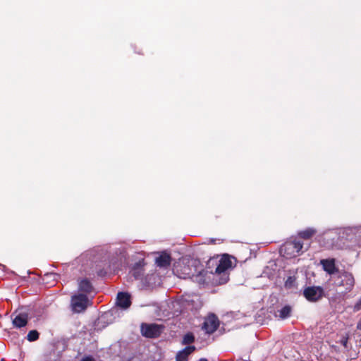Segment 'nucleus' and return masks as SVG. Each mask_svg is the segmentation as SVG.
<instances>
[{
    "mask_svg": "<svg viewBox=\"0 0 361 361\" xmlns=\"http://www.w3.org/2000/svg\"><path fill=\"white\" fill-rule=\"evenodd\" d=\"M361 237V226L346 227L326 231L323 235L322 243L327 249L350 248L358 245Z\"/></svg>",
    "mask_w": 361,
    "mask_h": 361,
    "instance_id": "nucleus-1",
    "label": "nucleus"
},
{
    "mask_svg": "<svg viewBox=\"0 0 361 361\" xmlns=\"http://www.w3.org/2000/svg\"><path fill=\"white\" fill-rule=\"evenodd\" d=\"M334 285L341 288L343 293H349L352 290L355 285V279L351 273L347 271L339 272L334 277Z\"/></svg>",
    "mask_w": 361,
    "mask_h": 361,
    "instance_id": "nucleus-2",
    "label": "nucleus"
},
{
    "mask_svg": "<svg viewBox=\"0 0 361 361\" xmlns=\"http://www.w3.org/2000/svg\"><path fill=\"white\" fill-rule=\"evenodd\" d=\"M302 248L303 243L300 240L295 239L286 242L281 248V253L287 258H291L300 255L303 252Z\"/></svg>",
    "mask_w": 361,
    "mask_h": 361,
    "instance_id": "nucleus-3",
    "label": "nucleus"
},
{
    "mask_svg": "<svg viewBox=\"0 0 361 361\" xmlns=\"http://www.w3.org/2000/svg\"><path fill=\"white\" fill-rule=\"evenodd\" d=\"M303 295L309 302H315L324 296V290L321 286H308L304 289Z\"/></svg>",
    "mask_w": 361,
    "mask_h": 361,
    "instance_id": "nucleus-4",
    "label": "nucleus"
},
{
    "mask_svg": "<svg viewBox=\"0 0 361 361\" xmlns=\"http://www.w3.org/2000/svg\"><path fill=\"white\" fill-rule=\"evenodd\" d=\"M89 305V300L86 295L79 293L72 296L71 307L73 312L80 313L86 310Z\"/></svg>",
    "mask_w": 361,
    "mask_h": 361,
    "instance_id": "nucleus-5",
    "label": "nucleus"
},
{
    "mask_svg": "<svg viewBox=\"0 0 361 361\" xmlns=\"http://www.w3.org/2000/svg\"><path fill=\"white\" fill-rule=\"evenodd\" d=\"M162 331L161 326L155 324H142L141 325V333L142 336L147 338H157Z\"/></svg>",
    "mask_w": 361,
    "mask_h": 361,
    "instance_id": "nucleus-6",
    "label": "nucleus"
},
{
    "mask_svg": "<svg viewBox=\"0 0 361 361\" xmlns=\"http://www.w3.org/2000/svg\"><path fill=\"white\" fill-rule=\"evenodd\" d=\"M219 326V319L214 314H210L203 324V329L207 334H212Z\"/></svg>",
    "mask_w": 361,
    "mask_h": 361,
    "instance_id": "nucleus-7",
    "label": "nucleus"
},
{
    "mask_svg": "<svg viewBox=\"0 0 361 361\" xmlns=\"http://www.w3.org/2000/svg\"><path fill=\"white\" fill-rule=\"evenodd\" d=\"M233 262L231 257L225 255H224L220 260H219L218 264L215 269V273L218 274H221L224 273L228 269L232 267Z\"/></svg>",
    "mask_w": 361,
    "mask_h": 361,
    "instance_id": "nucleus-8",
    "label": "nucleus"
},
{
    "mask_svg": "<svg viewBox=\"0 0 361 361\" xmlns=\"http://www.w3.org/2000/svg\"><path fill=\"white\" fill-rule=\"evenodd\" d=\"M131 305L130 295L127 293H118L116 298V305L121 309L126 310Z\"/></svg>",
    "mask_w": 361,
    "mask_h": 361,
    "instance_id": "nucleus-9",
    "label": "nucleus"
},
{
    "mask_svg": "<svg viewBox=\"0 0 361 361\" xmlns=\"http://www.w3.org/2000/svg\"><path fill=\"white\" fill-rule=\"evenodd\" d=\"M320 264L322 265L324 270L329 274H334L337 271L334 259H322Z\"/></svg>",
    "mask_w": 361,
    "mask_h": 361,
    "instance_id": "nucleus-10",
    "label": "nucleus"
},
{
    "mask_svg": "<svg viewBox=\"0 0 361 361\" xmlns=\"http://www.w3.org/2000/svg\"><path fill=\"white\" fill-rule=\"evenodd\" d=\"M174 273L181 279H188L191 278L193 276V274L191 271V269L188 266H183L182 269H179V267L177 266L173 269Z\"/></svg>",
    "mask_w": 361,
    "mask_h": 361,
    "instance_id": "nucleus-11",
    "label": "nucleus"
},
{
    "mask_svg": "<svg viewBox=\"0 0 361 361\" xmlns=\"http://www.w3.org/2000/svg\"><path fill=\"white\" fill-rule=\"evenodd\" d=\"M195 350V346H187L176 355V361H188V357Z\"/></svg>",
    "mask_w": 361,
    "mask_h": 361,
    "instance_id": "nucleus-12",
    "label": "nucleus"
},
{
    "mask_svg": "<svg viewBox=\"0 0 361 361\" xmlns=\"http://www.w3.org/2000/svg\"><path fill=\"white\" fill-rule=\"evenodd\" d=\"M171 257L167 253H162L156 258V264L159 267H167L170 265Z\"/></svg>",
    "mask_w": 361,
    "mask_h": 361,
    "instance_id": "nucleus-13",
    "label": "nucleus"
},
{
    "mask_svg": "<svg viewBox=\"0 0 361 361\" xmlns=\"http://www.w3.org/2000/svg\"><path fill=\"white\" fill-rule=\"evenodd\" d=\"M27 324V316L25 314H19L13 319V324L16 328H21Z\"/></svg>",
    "mask_w": 361,
    "mask_h": 361,
    "instance_id": "nucleus-14",
    "label": "nucleus"
},
{
    "mask_svg": "<svg viewBox=\"0 0 361 361\" xmlns=\"http://www.w3.org/2000/svg\"><path fill=\"white\" fill-rule=\"evenodd\" d=\"M291 312V307L289 305H286L281 310H278L276 313V317L281 319H284L290 317Z\"/></svg>",
    "mask_w": 361,
    "mask_h": 361,
    "instance_id": "nucleus-15",
    "label": "nucleus"
},
{
    "mask_svg": "<svg viewBox=\"0 0 361 361\" xmlns=\"http://www.w3.org/2000/svg\"><path fill=\"white\" fill-rule=\"evenodd\" d=\"M92 289L91 283L87 279H82L79 282V290L85 293H90Z\"/></svg>",
    "mask_w": 361,
    "mask_h": 361,
    "instance_id": "nucleus-16",
    "label": "nucleus"
},
{
    "mask_svg": "<svg viewBox=\"0 0 361 361\" xmlns=\"http://www.w3.org/2000/svg\"><path fill=\"white\" fill-rule=\"evenodd\" d=\"M316 233V230L312 228H306L298 233V235L303 239H310Z\"/></svg>",
    "mask_w": 361,
    "mask_h": 361,
    "instance_id": "nucleus-17",
    "label": "nucleus"
},
{
    "mask_svg": "<svg viewBox=\"0 0 361 361\" xmlns=\"http://www.w3.org/2000/svg\"><path fill=\"white\" fill-rule=\"evenodd\" d=\"M285 288L291 289L296 286V279L295 276H288L285 281Z\"/></svg>",
    "mask_w": 361,
    "mask_h": 361,
    "instance_id": "nucleus-18",
    "label": "nucleus"
},
{
    "mask_svg": "<svg viewBox=\"0 0 361 361\" xmlns=\"http://www.w3.org/2000/svg\"><path fill=\"white\" fill-rule=\"evenodd\" d=\"M39 338V333L36 330L30 331L27 335V339L29 341H35Z\"/></svg>",
    "mask_w": 361,
    "mask_h": 361,
    "instance_id": "nucleus-19",
    "label": "nucleus"
},
{
    "mask_svg": "<svg viewBox=\"0 0 361 361\" xmlns=\"http://www.w3.org/2000/svg\"><path fill=\"white\" fill-rule=\"evenodd\" d=\"M194 339H195V338L192 334H188L185 335V336L183 337V343H185V344L191 343L194 341Z\"/></svg>",
    "mask_w": 361,
    "mask_h": 361,
    "instance_id": "nucleus-20",
    "label": "nucleus"
},
{
    "mask_svg": "<svg viewBox=\"0 0 361 361\" xmlns=\"http://www.w3.org/2000/svg\"><path fill=\"white\" fill-rule=\"evenodd\" d=\"M353 310L355 312H357L361 310V298L358 300V301L355 304L353 307Z\"/></svg>",
    "mask_w": 361,
    "mask_h": 361,
    "instance_id": "nucleus-21",
    "label": "nucleus"
},
{
    "mask_svg": "<svg viewBox=\"0 0 361 361\" xmlns=\"http://www.w3.org/2000/svg\"><path fill=\"white\" fill-rule=\"evenodd\" d=\"M133 275L136 279H140V276H141V271L140 270L135 271L133 273Z\"/></svg>",
    "mask_w": 361,
    "mask_h": 361,
    "instance_id": "nucleus-22",
    "label": "nucleus"
},
{
    "mask_svg": "<svg viewBox=\"0 0 361 361\" xmlns=\"http://www.w3.org/2000/svg\"><path fill=\"white\" fill-rule=\"evenodd\" d=\"M80 361H94V360L92 356L89 355L82 357Z\"/></svg>",
    "mask_w": 361,
    "mask_h": 361,
    "instance_id": "nucleus-23",
    "label": "nucleus"
},
{
    "mask_svg": "<svg viewBox=\"0 0 361 361\" xmlns=\"http://www.w3.org/2000/svg\"><path fill=\"white\" fill-rule=\"evenodd\" d=\"M357 329L361 330V321L357 324Z\"/></svg>",
    "mask_w": 361,
    "mask_h": 361,
    "instance_id": "nucleus-24",
    "label": "nucleus"
},
{
    "mask_svg": "<svg viewBox=\"0 0 361 361\" xmlns=\"http://www.w3.org/2000/svg\"><path fill=\"white\" fill-rule=\"evenodd\" d=\"M343 344L344 346H346V343H347V339L344 340L342 341Z\"/></svg>",
    "mask_w": 361,
    "mask_h": 361,
    "instance_id": "nucleus-25",
    "label": "nucleus"
},
{
    "mask_svg": "<svg viewBox=\"0 0 361 361\" xmlns=\"http://www.w3.org/2000/svg\"><path fill=\"white\" fill-rule=\"evenodd\" d=\"M198 361H208V360L205 358H201Z\"/></svg>",
    "mask_w": 361,
    "mask_h": 361,
    "instance_id": "nucleus-26",
    "label": "nucleus"
},
{
    "mask_svg": "<svg viewBox=\"0 0 361 361\" xmlns=\"http://www.w3.org/2000/svg\"><path fill=\"white\" fill-rule=\"evenodd\" d=\"M46 276H51V274H47Z\"/></svg>",
    "mask_w": 361,
    "mask_h": 361,
    "instance_id": "nucleus-27",
    "label": "nucleus"
}]
</instances>
